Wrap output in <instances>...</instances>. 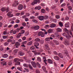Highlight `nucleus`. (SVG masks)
I'll use <instances>...</instances> for the list:
<instances>
[{"instance_id": "nucleus-4", "label": "nucleus", "mask_w": 73, "mask_h": 73, "mask_svg": "<svg viewBox=\"0 0 73 73\" xmlns=\"http://www.w3.org/2000/svg\"><path fill=\"white\" fill-rule=\"evenodd\" d=\"M32 28L34 30H38L40 29V26L38 25H36L34 27H32Z\"/></svg>"}, {"instance_id": "nucleus-58", "label": "nucleus", "mask_w": 73, "mask_h": 73, "mask_svg": "<svg viewBox=\"0 0 73 73\" xmlns=\"http://www.w3.org/2000/svg\"><path fill=\"white\" fill-rule=\"evenodd\" d=\"M22 39L23 40H26V37L25 36H24L22 38Z\"/></svg>"}, {"instance_id": "nucleus-30", "label": "nucleus", "mask_w": 73, "mask_h": 73, "mask_svg": "<svg viewBox=\"0 0 73 73\" xmlns=\"http://www.w3.org/2000/svg\"><path fill=\"white\" fill-rule=\"evenodd\" d=\"M36 64H37V66H38V67H39V68H41V66H40V64L39 63H38V62H37Z\"/></svg>"}, {"instance_id": "nucleus-9", "label": "nucleus", "mask_w": 73, "mask_h": 73, "mask_svg": "<svg viewBox=\"0 0 73 73\" xmlns=\"http://www.w3.org/2000/svg\"><path fill=\"white\" fill-rule=\"evenodd\" d=\"M50 25V28H54V27H55L56 26V24L54 23H52Z\"/></svg>"}, {"instance_id": "nucleus-10", "label": "nucleus", "mask_w": 73, "mask_h": 73, "mask_svg": "<svg viewBox=\"0 0 73 73\" xmlns=\"http://www.w3.org/2000/svg\"><path fill=\"white\" fill-rule=\"evenodd\" d=\"M41 11L42 13H46L45 10L44 9H42Z\"/></svg>"}, {"instance_id": "nucleus-37", "label": "nucleus", "mask_w": 73, "mask_h": 73, "mask_svg": "<svg viewBox=\"0 0 73 73\" xmlns=\"http://www.w3.org/2000/svg\"><path fill=\"white\" fill-rule=\"evenodd\" d=\"M32 66H33V68H37V64H36V63L35 64H34Z\"/></svg>"}, {"instance_id": "nucleus-60", "label": "nucleus", "mask_w": 73, "mask_h": 73, "mask_svg": "<svg viewBox=\"0 0 73 73\" xmlns=\"http://www.w3.org/2000/svg\"><path fill=\"white\" fill-rule=\"evenodd\" d=\"M23 66L25 67H27V66H28L27 65V64H23Z\"/></svg>"}, {"instance_id": "nucleus-8", "label": "nucleus", "mask_w": 73, "mask_h": 73, "mask_svg": "<svg viewBox=\"0 0 73 73\" xmlns=\"http://www.w3.org/2000/svg\"><path fill=\"white\" fill-rule=\"evenodd\" d=\"M8 57V55L7 54H4L2 55V57L3 58H7Z\"/></svg>"}, {"instance_id": "nucleus-40", "label": "nucleus", "mask_w": 73, "mask_h": 73, "mask_svg": "<svg viewBox=\"0 0 73 73\" xmlns=\"http://www.w3.org/2000/svg\"><path fill=\"white\" fill-rule=\"evenodd\" d=\"M35 49V48L34 46H31L30 48V49L31 50H34Z\"/></svg>"}, {"instance_id": "nucleus-17", "label": "nucleus", "mask_w": 73, "mask_h": 73, "mask_svg": "<svg viewBox=\"0 0 73 73\" xmlns=\"http://www.w3.org/2000/svg\"><path fill=\"white\" fill-rule=\"evenodd\" d=\"M48 18V15H45L43 16V19L45 20H47Z\"/></svg>"}, {"instance_id": "nucleus-27", "label": "nucleus", "mask_w": 73, "mask_h": 73, "mask_svg": "<svg viewBox=\"0 0 73 73\" xmlns=\"http://www.w3.org/2000/svg\"><path fill=\"white\" fill-rule=\"evenodd\" d=\"M15 45V46H19L20 45V44L18 42H16Z\"/></svg>"}, {"instance_id": "nucleus-57", "label": "nucleus", "mask_w": 73, "mask_h": 73, "mask_svg": "<svg viewBox=\"0 0 73 73\" xmlns=\"http://www.w3.org/2000/svg\"><path fill=\"white\" fill-rule=\"evenodd\" d=\"M3 38L4 39H5L7 38V36H3Z\"/></svg>"}, {"instance_id": "nucleus-48", "label": "nucleus", "mask_w": 73, "mask_h": 73, "mask_svg": "<svg viewBox=\"0 0 73 73\" xmlns=\"http://www.w3.org/2000/svg\"><path fill=\"white\" fill-rule=\"evenodd\" d=\"M18 27H19V25H18V24H16L14 25V28H17Z\"/></svg>"}, {"instance_id": "nucleus-55", "label": "nucleus", "mask_w": 73, "mask_h": 73, "mask_svg": "<svg viewBox=\"0 0 73 73\" xmlns=\"http://www.w3.org/2000/svg\"><path fill=\"white\" fill-rule=\"evenodd\" d=\"M25 20L26 21H29V19L27 18H26L25 19Z\"/></svg>"}, {"instance_id": "nucleus-38", "label": "nucleus", "mask_w": 73, "mask_h": 73, "mask_svg": "<svg viewBox=\"0 0 73 73\" xmlns=\"http://www.w3.org/2000/svg\"><path fill=\"white\" fill-rule=\"evenodd\" d=\"M49 37H47L45 38V40L46 41H50V40H49Z\"/></svg>"}, {"instance_id": "nucleus-34", "label": "nucleus", "mask_w": 73, "mask_h": 73, "mask_svg": "<svg viewBox=\"0 0 73 73\" xmlns=\"http://www.w3.org/2000/svg\"><path fill=\"white\" fill-rule=\"evenodd\" d=\"M24 33H25V30H23L21 31L20 33L21 35H22V34H23Z\"/></svg>"}, {"instance_id": "nucleus-59", "label": "nucleus", "mask_w": 73, "mask_h": 73, "mask_svg": "<svg viewBox=\"0 0 73 73\" xmlns=\"http://www.w3.org/2000/svg\"><path fill=\"white\" fill-rule=\"evenodd\" d=\"M13 16V14H11L10 15H9L8 17H12Z\"/></svg>"}, {"instance_id": "nucleus-11", "label": "nucleus", "mask_w": 73, "mask_h": 73, "mask_svg": "<svg viewBox=\"0 0 73 73\" xmlns=\"http://www.w3.org/2000/svg\"><path fill=\"white\" fill-rule=\"evenodd\" d=\"M58 56H59V57H60L61 58H63L64 57V56H62V54H61V53H59L58 54Z\"/></svg>"}, {"instance_id": "nucleus-5", "label": "nucleus", "mask_w": 73, "mask_h": 73, "mask_svg": "<svg viewBox=\"0 0 73 73\" xmlns=\"http://www.w3.org/2000/svg\"><path fill=\"white\" fill-rule=\"evenodd\" d=\"M38 18L40 20L42 21V20H44V16H40L39 17H38Z\"/></svg>"}, {"instance_id": "nucleus-51", "label": "nucleus", "mask_w": 73, "mask_h": 73, "mask_svg": "<svg viewBox=\"0 0 73 73\" xmlns=\"http://www.w3.org/2000/svg\"><path fill=\"white\" fill-rule=\"evenodd\" d=\"M7 41L8 42H12V40H11L9 39L8 40H7Z\"/></svg>"}, {"instance_id": "nucleus-12", "label": "nucleus", "mask_w": 73, "mask_h": 73, "mask_svg": "<svg viewBox=\"0 0 73 73\" xmlns=\"http://www.w3.org/2000/svg\"><path fill=\"white\" fill-rule=\"evenodd\" d=\"M47 32L48 33H52V32H53V30L52 29H49L48 30Z\"/></svg>"}, {"instance_id": "nucleus-21", "label": "nucleus", "mask_w": 73, "mask_h": 73, "mask_svg": "<svg viewBox=\"0 0 73 73\" xmlns=\"http://www.w3.org/2000/svg\"><path fill=\"white\" fill-rule=\"evenodd\" d=\"M54 58L56 60H60V59H59V58H58V57L57 56H54Z\"/></svg>"}, {"instance_id": "nucleus-42", "label": "nucleus", "mask_w": 73, "mask_h": 73, "mask_svg": "<svg viewBox=\"0 0 73 73\" xmlns=\"http://www.w3.org/2000/svg\"><path fill=\"white\" fill-rule=\"evenodd\" d=\"M5 11L6 12H9V8L8 7H7V9H6Z\"/></svg>"}, {"instance_id": "nucleus-36", "label": "nucleus", "mask_w": 73, "mask_h": 73, "mask_svg": "<svg viewBox=\"0 0 73 73\" xmlns=\"http://www.w3.org/2000/svg\"><path fill=\"white\" fill-rule=\"evenodd\" d=\"M29 67L31 69H33V67H32V66L30 64L29 65Z\"/></svg>"}, {"instance_id": "nucleus-44", "label": "nucleus", "mask_w": 73, "mask_h": 73, "mask_svg": "<svg viewBox=\"0 0 73 73\" xmlns=\"http://www.w3.org/2000/svg\"><path fill=\"white\" fill-rule=\"evenodd\" d=\"M12 13V11H9V12L7 14V16H9V15H10L11 14V13Z\"/></svg>"}, {"instance_id": "nucleus-23", "label": "nucleus", "mask_w": 73, "mask_h": 73, "mask_svg": "<svg viewBox=\"0 0 73 73\" xmlns=\"http://www.w3.org/2000/svg\"><path fill=\"white\" fill-rule=\"evenodd\" d=\"M43 34V32H42V31H40L39 32L38 34V36H40L41 35Z\"/></svg>"}, {"instance_id": "nucleus-16", "label": "nucleus", "mask_w": 73, "mask_h": 73, "mask_svg": "<svg viewBox=\"0 0 73 73\" xmlns=\"http://www.w3.org/2000/svg\"><path fill=\"white\" fill-rule=\"evenodd\" d=\"M21 36V33H19L18 35L16 36V37L17 38H20V37Z\"/></svg>"}, {"instance_id": "nucleus-2", "label": "nucleus", "mask_w": 73, "mask_h": 73, "mask_svg": "<svg viewBox=\"0 0 73 73\" xmlns=\"http://www.w3.org/2000/svg\"><path fill=\"white\" fill-rule=\"evenodd\" d=\"M17 8L18 9V10H19V11L22 10L23 8V5L22 4L19 5L18 6Z\"/></svg>"}, {"instance_id": "nucleus-52", "label": "nucleus", "mask_w": 73, "mask_h": 73, "mask_svg": "<svg viewBox=\"0 0 73 73\" xmlns=\"http://www.w3.org/2000/svg\"><path fill=\"white\" fill-rule=\"evenodd\" d=\"M17 33V31H13V33L14 35H15V34H16Z\"/></svg>"}, {"instance_id": "nucleus-50", "label": "nucleus", "mask_w": 73, "mask_h": 73, "mask_svg": "<svg viewBox=\"0 0 73 73\" xmlns=\"http://www.w3.org/2000/svg\"><path fill=\"white\" fill-rule=\"evenodd\" d=\"M24 11H22V12L21 13V16L22 15H24Z\"/></svg>"}, {"instance_id": "nucleus-14", "label": "nucleus", "mask_w": 73, "mask_h": 73, "mask_svg": "<svg viewBox=\"0 0 73 73\" xmlns=\"http://www.w3.org/2000/svg\"><path fill=\"white\" fill-rule=\"evenodd\" d=\"M48 61L49 64H52V63H53V61L50 59H48Z\"/></svg>"}, {"instance_id": "nucleus-6", "label": "nucleus", "mask_w": 73, "mask_h": 73, "mask_svg": "<svg viewBox=\"0 0 73 73\" xmlns=\"http://www.w3.org/2000/svg\"><path fill=\"white\" fill-rule=\"evenodd\" d=\"M35 9L37 10L38 9V10H40L41 9V7L40 6H38L36 7H35Z\"/></svg>"}, {"instance_id": "nucleus-63", "label": "nucleus", "mask_w": 73, "mask_h": 73, "mask_svg": "<svg viewBox=\"0 0 73 73\" xmlns=\"http://www.w3.org/2000/svg\"><path fill=\"white\" fill-rule=\"evenodd\" d=\"M51 36L52 37H53V38H55V35H54L52 34L51 35Z\"/></svg>"}, {"instance_id": "nucleus-47", "label": "nucleus", "mask_w": 73, "mask_h": 73, "mask_svg": "<svg viewBox=\"0 0 73 73\" xmlns=\"http://www.w3.org/2000/svg\"><path fill=\"white\" fill-rule=\"evenodd\" d=\"M66 5V4L65 3H63V4H62L61 5V7H64Z\"/></svg>"}, {"instance_id": "nucleus-32", "label": "nucleus", "mask_w": 73, "mask_h": 73, "mask_svg": "<svg viewBox=\"0 0 73 73\" xmlns=\"http://www.w3.org/2000/svg\"><path fill=\"white\" fill-rule=\"evenodd\" d=\"M59 25L60 27H62L63 26V24L61 22H60L59 23Z\"/></svg>"}, {"instance_id": "nucleus-29", "label": "nucleus", "mask_w": 73, "mask_h": 73, "mask_svg": "<svg viewBox=\"0 0 73 73\" xmlns=\"http://www.w3.org/2000/svg\"><path fill=\"white\" fill-rule=\"evenodd\" d=\"M64 53H65V54H66V56L68 57L69 56V54H68V52L67 51V50H66V51H65Z\"/></svg>"}, {"instance_id": "nucleus-39", "label": "nucleus", "mask_w": 73, "mask_h": 73, "mask_svg": "<svg viewBox=\"0 0 73 73\" xmlns=\"http://www.w3.org/2000/svg\"><path fill=\"white\" fill-rule=\"evenodd\" d=\"M19 60V59L18 58H15L14 59V62H17L16 61H18Z\"/></svg>"}, {"instance_id": "nucleus-31", "label": "nucleus", "mask_w": 73, "mask_h": 73, "mask_svg": "<svg viewBox=\"0 0 73 73\" xmlns=\"http://www.w3.org/2000/svg\"><path fill=\"white\" fill-rule=\"evenodd\" d=\"M65 27L67 28L69 27V23H66L65 24Z\"/></svg>"}, {"instance_id": "nucleus-45", "label": "nucleus", "mask_w": 73, "mask_h": 73, "mask_svg": "<svg viewBox=\"0 0 73 73\" xmlns=\"http://www.w3.org/2000/svg\"><path fill=\"white\" fill-rule=\"evenodd\" d=\"M27 43V41H25L24 42H23L22 43V44H26Z\"/></svg>"}, {"instance_id": "nucleus-35", "label": "nucleus", "mask_w": 73, "mask_h": 73, "mask_svg": "<svg viewBox=\"0 0 73 73\" xmlns=\"http://www.w3.org/2000/svg\"><path fill=\"white\" fill-rule=\"evenodd\" d=\"M20 65V62H17L16 65Z\"/></svg>"}, {"instance_id": "nucleus-56", "label": "nucleus", "mask_w": 73, "mask_h": 73, "mask_svg": "<svg viewBox=\"0 0 73 73\" xmlns=\"http://www.w3.org/2000/svg\"><path fill=\"white\" fill-rule=\"evenodd\" d=\"M44 43V40H41L40 42V44H42Z\"/></svg>"}, {"instance_id": "nucleus-24", "label": "nucleus", "mask_w": 73, "mask_h": 73, "mask_svg": "<svg viewBox=\"0 0 73 73\" xmlns=\"http://www.w3.org/2000/svg\"><path fill=\"white\" fill-rule=\"evenodd\" d=\"M37 60L39 62H41V59L40 58V57H38L37 58Z\"/></svg>"}, {"instance_id": "nucleus-18", "label": "nucleus", "mask_w": 73, "mask_h": 73, "mask_svg": "<svg viewBox=\"0 0 73 73\" xmlns=\"http://www.w3.org/2000/svg\"><path fill=\"white\" fill-rule=\"evenodd\" d=\"M42 68L43 70H44V71L45 72L47 73V72L46 71V68H45V66H43L42 67Z\"/></svg>"}, {"instance_id": "nucleus-61", "label": "nucleus", "mask_w": 73, "mask_h": 73, "mask_svg": "<svg viewBox=\"0 0 73 73\" xmlns=\"http://www.w3.org/2000/svg\"><path fill=\"white\" fill-rule=\"evenodd\" d=\"M19 61H20L21 62H23V60L22 59H19Z\"/></svg>"}, {"instance_id": "nucleus-3", "label": "nucleus", "mask_w": 73, "mask_h": 73, "mask_svg": "<svg viewBox=\"0 0 73 73\" xmlns=\"http://www.w3.org/2000/svg\"><path fill=\"white\" fill-rule=\"evenodd\" d=\"M19 4V2L18 1H16L13 4V6L14 7H17Z\"/></svg>"}, {"instance_id": "nucleus-33", "label": "nucleus", "mask_w": 73, "mask_h": 73, "mask_svg": "<svg viewBox=\"0 0 73 73\" xmlns=\"http://www.w3.org/2000/svg\"><path fill=\"white\" fill-rule=\"evenodd\" d=\"M1 10L2 11V12H4V11H5V10H6V8L3 7V8H2Z\"/></svg>"}, {"instance_id": "nucleus-53", "label": "nucleus", "mask_w": 73, "mask_h": 73, "mask_svg": "<svg viewBox=\"0 0 73 73\" xmlns=\"http://www.w3.org/2000/svg\"><path fill=\"white\" fill-rule=\"evenodd\" d=\"M31 64L32 65V66L33 65H35V64H36V63L34 62H31Z\"/></svg>"}, {"instance_id": "nucleus-54", "label": "nucleus", "mask_w": 73, "mask_h": 73, "mask_svg": "<svg viewBox=\"0 0 73 73\" xmlns=\"http://www.w3.org/2000/svg\"><path fill=\"white\" fill-rule=\"evenodd\" d=\"M68 8V9H69V10H72V7L71 6H69Z\"/></svg>"}, {"instance_id": "nucleus-22", "label": "nucleus", "mask_w": 73, "mask_h": 73, "mask_svg": "<svg viewBox=\"0 0 73 73\" xmlns=\"http://www.w3.org/2000/svg\"><path fill=\"white\" fill-rule=\"evenodd\" d=\"M1 64H2L3 65H7L6 64V62L5 61H3L1 62Z\"/></svg>"}, {"instance_id": "nucleus-20", "label": "nucleus", "mask_w": 73, "mask_h": 73, "mask_svg": "<svg viewBox=\"0 0 73 73\" xmlns=\"http://www.w3.org/2000/svg\"><path fill=\"white\" fill-rule=\"evenodd\" d=\"M19 54H20V56H22L24 55V52H23L21 51H19Z\"/></svg>"}, {"instance_id": "nucleus-28", "label": "nucleus", "mask_w": 73, "mask_h": 73, "mask_svg": "<svg viewBox=\"0 0 73 73\" xmlns=\"http://www.w3.org/2000/svg\"><path fill=\"white\" fill-rule=\"evenodd\" d=\"M56 30L58 31V32H61L62 31V30L61 29L59 28H57L56 29Z\"/></svg>"}, {"instance_id": "nucleus-13", "label": "nucleus", "mask_w": 73, "mask_h": 73, "mask_svg": "<svg viewBox=\"0 0 73 73\" xmlns=\"http://www.w3.org/2000/svg\"><path fill=\"white\" fill-rule=\"evenodd\" d=\"M45 46L46 50H50L49 47V46H48L47 45H45Z\"/></svg>"}, {"instance_id": "nucleus-1", "label": "nucleus", "mask_w": 73, "mask_h": 73, "mask_svg": "<svg viewBox=\"0 0 73 73\" xmlns=\"http://www.w3.org/2000/svg\"><path fill=\"white\" fill-rule=\"evenodd\" d=\"M38 3H40V0H34L31 3V5H35V4H36Z\"/></svg>"}, {"instance_id": "nucleus-26", "label": "nucleus", "mask_w": 73, "mask_h": 73, "mask_svg": "<svg viewBox=\"0 0 73 73\" xmlns=\"http://www.w3.org/2000/svg\"><path fill=\"white\" fill-rule=\"evenodd\" d=\"M32 41H31L29 42L28 43H27V45H32Z\"/></svg>"}, {"instance_id": "nucleus-49", "label": "nucleus", "mask_w": 73, "mask_h": 73, "mask_svg": "<svg viewBox=\"0 0 73 73\" xmlns=\"http://www.w3.org/2000/svg\"><path fill=\"white\" fill-rule=\"evenodd\" d=\"M56 17L57 19H60V16H59L58 15H56Z\"/></svg>"}, {"instance_id": "nucleus-19", "label": "nucleus", "mask_w": 73, "mask_h": 73, "mask_svg": "<svg viewBox=\"0 0 73 73\" xmlns=\"http://www.w3.org/2000/svg\"><path fill=\"white\" fill-rule=\"evenodd\" d=\"M35 41L36 42H39L40 41V39L39 38H36L35 40Z\"/></svg>"}, {"instance_id": "nucleus-46", "label": "nucleus", "mask_w": 73, "mask_h": 73, "mask_svg": "<svg viewBox=\"0 0 73 73\" xmlns=\"http://www.w3.org/2000/svg\"><path fill=\"white\" fill-rule=\"evenodd\" d=\"M26 25V23H23V24H22V25L23 26V27H25V26Z\"/></svg>"}, {"instance_id": "nucleus-25", "label": "nucleus", "mask_w": 73, "mask_h": 73, "mask_svg": "<svg viewBox=\"0 0 73 73\" xmlns=\"http://www.w3.org/2000/svg\"><path fill=\"white\" fill-rule=\"evenodd\" d=\"M17 69L21 72L23 71V68L21 67H17Z\"/></svg>"}, {"instance_id": "nucleus-41", "label": "nucleus", "mask_w": 73, "mask_h": 73, "mask_svg": "<svg viewBox=\"0 0 73 73\" xmlns=\"http://www.w3.org/2000/svg\"><path fill=\"white\" fill-rule=\"evenodd\" d=\"M32 21L34 23H38V21H37V20L36 19H33L32 20Z\"/></svg>"}, {"instance_id": "nucleus-64", "label": "nucleus", "mask_w": 73, "mask_h": 73, "mask_svg": "<svg viewBox=\"0 0 73 73\" xmlns=\"http://www.w3.org/2000/svg\"><path fill=\"white\" fill-rule=\"evenodd\" d=\"M35 18L34 16H32L30 17V19H35Z\"/></svg>"}, {"instance_id": "nucleus-43", "label": "nucleus", "mask_w": 73, "mask_h": 73, "mask_svg": "<svg viewBox=\"0 0 73 73\" xmlns=\"http://www.w3.org/2000/svg\"><path fill=\"white\" fill-rule=\"evenodd\" d=\"M13 58V56H10L9 57V60L12 59Z\"/></svg>"}, {"instance_id": "nucleus-15", "label": "nucleus", "mask_w": 73, "mask_h": 73, "mask_svg": "<svg viewBox=\"0 0 73 73\" xmlns=\"http://www.w3.org/2000/svg\"><path fill=\"white\" fill-rule=\"evenodd\" d=\"M35 46H39V43L37 42H36L34 43Z\"/></svg>"}, {"instance_id": "nucleus-7", "label": "nucleus", "mask_w": 73, "mask_h": 73, "mask_svg": "<svg viewBox=\"0 0 73 73\" xmlns=\"http://www.w3.org/2000/svg\"><path fill=\"white\" fill-rule=\"evenodd\" d=\"M66 38H67L68 40H69L70 38H72V36L70 35H66Z\"/></svg>"}, {"instance_id": "nucleus-62", "label": "nucleus", "mask_w": 73, "mask_h": 73, "mask_svg": "<svg viewBox=\"0 0 73 73\" xmlns=\"http://www.w3.org/2000/svg\"><path fill=\"white\" fill-rule=\"evenodd\" d=\"M54 54H56V55H57L58 53L56 51H54Z\"/></svg>"}]
</instances>
